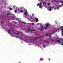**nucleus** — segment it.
<instances>
[{"label":"nucleus","mask_w":63,"mask_h":63,"mask_svg":"<svg viewBox=\"0 0 63 63\" xmlns=\"http://www.w3.org/2000/svg\"><path fill=\"white\" fill-rule=\"evenodd\" d=\"M63 26H62L61 27V29H63Z\"/></svg>","instance_id":"13"},{"label":"nucleus","mask_w":63,"mask_h":63,"mask_svg":"<svg viewBox=\"0 0 63 63\" xmlns=\"http://www.w3.org/2000/svg\"><path fill=\"white\" fill-rule=\"evenodd\" d=\"M50 5V3H48V5Z\"/></svg>","instance_id":"29"},{"label":"nucleus","mask_w":63,"mask_h":63,"mask_svg":"<svg viewBox=\"0 0 63 63\" xmlns=\"http://www.w3.org/2000/svg\"><path fill=\"white\" fill-rule=\"evenodd\" d=\"M61 3H63V1H61Z\"/></svg>","instance_id":"38"},{"label":"nucleus","mask_w":63,"mask_h":63,"mask_svg":"<svg viewBox=\"0 0 63 63\" xmlns=\"http://www.w3.org/2000/svg\"><path fill=\"white\" fill-rule=\"evenodd\" d=\"M25 22H23V23H24Z\"/></svg>","instance_id":"40"},{"label":"nucleus","mask_w":63,"mask_h":63,"mask_svg":"<svg viewBox=\"0 0 63 63\" xmlns=\"http://www.w3.org/2000/svg\"><path fill=\"white\" fill-rule=\"evenodd\" d=\"M51 40L52 41V42H53V41H54L52 39H51Z\"/></svg>","instance_id":"18"},{"label":"nucleus","mask_w":63,"mask_h":63,"mask_svg":"<svg viewBox=\"0 0 63 63\" xmlns=\"http://www.w3.org/2000/svg\"><path fill=\"white\" fill-rule=\"evenodd\" d=\"M43 47H45V46H43Z\"/></svg>","instance_id":"31"},{"label":"nucleus","mask_w":63,"mask_h":63,"mask_svg":"<svg viewBox=\"0 0 63 63\" xmlns=\"http://www.w3.org/2000/svg\"><path fill=\"white\" fill-rule=\"evenodd\" d=\"M18 35H19V33H18Z\"/></svg>","instance_id":"43"},{"label":"nucleus","mask_w":63,"mask_h":63,"mask_svg":"<svg viewBox=\"0 0 63 63\" xmlns=\"http://www.w3.org/2000/svg\"><path fill=\"white\" fill-rule=\"evenodd\" d=\"M52 2H53V1H52Z\"/></svg>","instance_id":"51"},{"label":"nucleus","mask_w":63,"mask_h":63,"mask_svg":"<svg viewBox=\"0 0 63 63\" xmlns=\"http://www.w3.org/2000/svg\"><path fill=\"white\" fill-rule=\"evenodd\" d=\"M29 24H30V23H29Z\"/></svg>","instance_id":"52"},{"label":"nucleus","mask_w":63,"mask_h":63,"mask_svg":"<svg viewBox=\"0 0 63 63\" xmlns=\"http://www.w3.org/2000/svg\"><path fill=\"white\" fill-rule=\"evenodd\" d=\"M18 11H19V9H18Z\"/></svg>","instance_id":"39"},{"label":"nucleus","mask_w":63,"mask_h":63,"mask_svg":"<svg viewBox=\"0 0 63 63\" xmlns=\"http://www.w3.org/2000/svg\"><path fill=\"white\" fill-rule=\"evenodd\" d=\"M19 63H21L19 62Z\"/></svg>","instance_id":"50"},{"label":"nucleus","mask_w":63,"mask_h":63,"mask_svg":"<svg viewBox=\"0 0 63 63\" xmlns=\"http://www.w3.org/2000/svg\"><path fill=\"white\" fill-rule=\"evenodd\" d=\"M25 23V24H26V23Z\"/></svg>","instance_id":"41"},{"label":"nucleus","mask_w":63,"mask_h":63,"mask_svg":"<svg viewBox=\"0 0 63 63\" xmlns=\"http://www.w3.org/2000/svg\"><path fill=\"white\" fill-rule=\"evenodd\" d=\"M20 12L21 13H23V11L22 10H21Z\"/></svg>","instance_id":"12"},{"label":"nucleus","mask_w":63,"mask_h":63,"mask_svg":"<svg viewBox=\"0 0 63 63\" xmlns=\"http://www.w3.org/2000/svg\"><path fill=\"white\" fill-rule=\"evenodd\" d=\"M28 13V12L27 11H25L24 12V14L25 15H27V14Z\"/></svg>","instance_id":"3"},{"label":"nucleus","mask_w":63,"mask_h":63,"mask_svg":"<svg viewBox=\"0 0 63 63\" xmlns=\"http://www.w3.org/2000/svg\"><path fill=\"white\" fill-rule=\"evenodd\" d=\"M35 19H36V22H38V21H39V20H38V19L37 18H36Z\"/></svg>","instance_id":"5"},{"label":"nucleus","mask_w":63,"mask_h":63,"mask_svg":"<svg viewBox=\"0 0 63 63\" xmlns=\"http://www.w3.org/2000/svg\"><path fill=\"white\" fill-rule=\"evenodd\" d=\"M40 30H41V31H42V30H43V29H40Z\"/></svg>","instance_id":"16"},{"label":"nucleus","mask_w":63,"mask_h":63,"mask_svg":"<svg viewBox=\"0 0 63 63\" xmlns=\"http://www.w3.org/2000/svg\"><path fill=\"white\" fill-rule=\"evenodd\" d=\"M44 4H46V3H45V2H44Z\"/></svg>","instance_id":"34"},{"label":"nucleus","mask_w":63,"mask_h":63,"mask_svg":"<svg viewBox=\"0 0 63 63\" xmlns=\"http://www.w3.org/2000/svg\"><path fill=\"white\" fill-rule=\"evenodd\" d=\"M48 11H51V10H52V9H51V8H49L48 9Z\"/></svg>","instance_id":"9"},{"label":"nucleus","mask_w":63,"mask_h":63,"mask_svg":"<svg viewBox=\"0 0 63 63\" xmlns=\"http://www.w3.org/2000/svg\"><path fill=\"white\" fill-rule=\"evenodd\" d=\"M23 35H22V37H23Z\"/></svg>","instance_id":"44"},{"label":"nucleus","mask_w":63,"mask_h":63,"mask_svg":"<svg viewBox=\"0 0 63 63\" xmlns=\"http://www.w3.org/2000/svg\"><path fill=\"white\" fill-rule=\"evenodd\" d=\"M48 34L49 33H47L46 34V36H48Z\"/></svg>","instance_id":"20"},{"label":"nucleus","mask_w":63,"mask_h":63,"mask_svg":"<svg viewBox=\"0 0 63 63\" xmlns=\"http://www.w3.org/2000/svg\"><path fill=\"white\" fill-rule=\"evenodd\" d=\"M41 28H43V26H41Z\"/></svg>","instance_id":"23"},{"label":"nucleus","mask_w":63,"mask_h":63,"mask_svg":"<svg viewBox=\"0 0 63 63\" xmlns=\"http://www.w3.org/2000/svg\"><path fill=\"white\" fill-rule=\"evenodd\" d=\"M48 25H49V24H47L46 25V28H45V29H47V27H48Z\"/></svg>","instance_id":"2"},{"label":"nucleus","mask_w":63,"mask_h":63,"mask_svg":"<svg viewBox=\"0 0 63 63\" xmlns=\"http://www.w3.org/2000/svg\"><path fill=\"white\" fill-rule=\"evenodd\" d=\"M47 43H49V41H47Z\"/></svg>","instance_id":"17"},{"label":"nucleus","mask_w":63,"mask_h":63,"mask_svg":"<svg viewBox=\"0 0 63 63\" xmlns=\"http://www.w3.org/2000/svg\"><path fill=\"white\" fill-rule=\"evenodd\" d=\"M4 22H2L1 23L2 24L3 23H4Z\"/></svg>","instance_id":"24"},{"label":"nucleus","mask_w":63,"mask_h":63,"mask_svg":"<svg viewBox=\"0 0 63 63\" xmlns=\"http://www.w3.org/2000/svg\"><path fill=\"white\" fill-rule=\"evenodd\" d=\"M37 6H39V3H38L37 4Z\"/></svg>","instance_id":"25"},{"label":"nucleus","mask_w":63,"mask_h":63,"mask_svg":"<svg viewBox=\"0 0 63 63\" xmlns=\"http://www.w3.org/2000/svg\"><path fill=\"white\" fill-rule=\"evenodd\" d=\"M62 45L63 46V43H62Z\"/></svg>","instance_id":"36"},{"label":"nucleus","mask_w":63,"mask_h":63,"mask_svg":"<svg viewBox=\"0 0 63 63\" xmlns=\"http://www.w3.org/2000/svg\"><path fill=\"white\" fill-rule=\"evenodd\" d=\"M12 18H15V17L14 16H13L12 17Z\"/></svg>","instance_id":"27"},{"label":"nucleus","mask_w":63,"mask_h":63,"mask_svg":"<svg viewBox=\"0 0 63 63\" xmlns=\"http://www.w3.org/2000/svg\"><path fill=\"white\" fill-rule=\"evenodd\" d=\"M40 47V48H42V47Z\"/></svg>","instance_id":"32"},{"label":"nucleus","mask_w":63,"mask_h":63,"mask_svg":"<svg viewBox=\"0 0 63 63\" xmlns=\"http://www.w3.org/2000/svg\"><path fill=\"white\" fill-rule=\"evenodd\" d=\"M9 9L10 10H12V8H10Z\"/></svg>","instance_id":"21"},{"label":"nucleus","mask_w":63,"mask_h":63,"mask_svg":"<svg viewBox=\"0 0 63 63\" xmlns=\"http://www.w3.org/2000/svg\"><path fill=\"white\" fill-rule=\"evenodd\" d=\"M40 61H42L43 60V58H42L40 59Z\"/></svg>","instance_id":"10"},{"label":"nucleus","mask_w":63,"mask_h":63,"mask_svg":"<svg viewBox=\"0 0 63 63\" xmlns=\"http://www.w3.org/2000/svg\"><path fill=\"white\" fill-rule=\"evenodd\" d=\"M28 28H29V29H30V27H28Z\"/></svg>","instance_id":"28"},{"label":"nucleus","mask_w":63,"mask_h":63,"mask_svg":"<svg viewBox=\"0 0 63 63\" xmlns=\"http://www.w3.org/2000/svg\"><path fill=\"white\" fill-rule=\"evenodd\" d=\"M17 23L16 22H15V24H16Z\"/></svg>","instance_id":"35"},{"label":"nucleus","mask_w":63,"mask_h":63,"mask_svg":"<svg viewBox=\"0 0 63 63\" xmlns=\"http://www.w3.org/2000/svg\"><path fill=\"white\" fill-rule=\"evenodd\" d=\"M32 25H34V23H32Z\"/></svg>","instance_id":"22"},{"label":"nucleus","mask_w":63,"mask_h":63,"mask_svg":"<svg viewBox=\"0 0 63 63\" xmlns=\"http://www.w3.org/2000/svg\"><path fill=\"white\" fill-rule=\"evenodd\" d=\"M15 12L16 13H17V11H16V10H15Z\"/></svg>","instance_id":"15"},{"label":"nucleus","mask_w":63,"mask_h":63,"mask_svg":"<svg viewBox=\"0 0 63 63\" xmlns=\"http://www.w3.org/2000/svg\"><path fill=\"white\" fill-rule=\"evenodd\" d=\"M49 61H50V59L49 58Z\"/></svg>","instance_id":"30"},{"label":"nucleus","mask_w":63,"mask_h":63,"mask_svg":"<svg viewBox=\"0 0 63 63\" xmlns=\"http://www.w3.org/2000/svg\"><path fill=\"white\" fill-rule=\"evenodd\" d=\"M8 34H10V33H11V32H10V30H8Z\"/></svg>","instance_id":"8"},{"label":"nucleus","mask_w":63,"mask_h":63,"mask_svg":"<svg viewBox=\"0 0 63 63\" xmlns=\"http://www.w3.org/2000/svg\"><path fill=\"white\" fill-rule=\"evenodd\" d=\"M34 15L33 14H32V16H34Z\"/></svg>","instance_id":"26"},{"label":"nucleus","mask_w":63,"mask_h":63,"mask_svg":"<svg viewBox=\"0 0 63 63\" xmlns=\"http://www.w3.org/2000/svg\"><path fill=\"white\" fill-rule=\"evenodd\" d=\"M42 4L41 3V2L40 3H39V8H41L42 7Z\"/></svg>","instance_id":"1"},{"label":"nucleus","mask_w":63,"mask_h":63,"mask_svg":"<svg viewBox=\"0 0 63 63\" xmlns=\"http://www.w3.org/2000/svg\"><path fill=\"white\" fill-rule=\"evenodd\" d=\"M54 2H57V3H59V2H60V1H56V0H55L54 1Z\"/></svg>","instance_id":"6"},{"label":"nucleus","mask_w":63,"mask_h":63,"mask_svg":"<svg viewBox=\"0 0 63 63\" xmlns=\"http://www.w3.org/2000/svg\"><path fill=\"white\" fill-rule=\"evenodd\" d=\"M51 37V36H49V38H50Z\"/></svg>","instance_id":"37"},{"label":"nucleus","mask_w":63,"mask_h":63,"mask_svg":"<svg viewBox=\"0 0 63 63\" xmlns=\"http://www.w3.org/2000/svg\"><path fill=\"white\" fill-rule=\"evenodd\" d=\"M62 31H63V30Z\"/></svg>","instance_id":"53"},{"label":"nucleus","mask_w":63,"mask_h":63,"mask_svg":"<svg viewBox=\"0 0 63 63\" xmlns=\"http://www.w3.org/2000/svg\"><path fill=\"white\" fill-rule=\"evenodd\" d=\"M45 42H46V41H45Z\"/></svg>","instance_id":"45"},{"label":"nucleus","mask_w":63,"mask_h":63,"mask_svg":"<svg viewBox=\"0 0 63 63\" xmlns=\"http://www.w3.org/2000/svg\"><path fill=\"white\" fill-rule=\"evenodd\" d=\"M8 26H10V25H9Z\"/></svg>","instance_id":"47"},{"label":"nucleus","mask_w":63,"mask_h":63,"mask_svg":"<svg viewBox=\"0 0 63 63\" xmlns=\"http://www.w3.org/2000/svg\"><path fill=\"white\" fill-rule=\"evenodd\" d=\"M57 9L58 10H59V7H58V6H57Z\"/></svg>","instance_id":"11"},{"label":"nucleus","mask_w":63,"mask_h":63,"mask_svg":"<svg viewBox=\"0 0 63 63\" xmlns=\"http://www.w3.org/2000/svg\"><path fill=\"white\" fill-rule=\"evenodd\" d=\"M16 35H17L18 34V33H16Z\"/></svg>","instance_id":"42"},{"label":"nucleus","mask_w":63,"mask_h":63,"mask_svg":"<svg viewBox=\"0 0 63 63\" xmlns=\"http://www.w3.org/2000/svg\"><path fill=\"white\" fill-rule=\"evenodd\" d=\"M7 15H8V16H10V14L9 13H7Z\"/></svg>","instance_id":"14"},{"label":"nucleus","mask_w":63,"mask_h":63,"mask_svg":"<svg viewBox=\"0 0 63 63\" xmlns=\"http://www.w3.org/2000/svg\"><path fill=\"white\" fill-rule=\"evenodd\" d=\"M34 31V30H30V31Z\"/></svg>","instance_id":"19"},{"label":"nucleus","mask_w":63,"mask_h":63,"mask_svg":"<svg viewBox=\"0 0 63 63\" xmlns=\"http://www.w3.org/2000/svg\"><path fill=\"white\" fill-rule=\"evenodd\" d=\"M14 34H15V33H14Z\"/></svg>","instance_id":"49"},{"label":"nucleus","mask_w":63,"mask_h":63,"mask_svg":"<svg viewBox=\"0 0 63 63\" xmlns=\"http://www.w3.org/2000/svg\"><path fill=\"white\" fill-rule=\"evenodd\" d=\"M57 42H58L59 44H60L61 43V41L59 40H57L56 41Z\"/></svg>","instance_id":"4"},{"label":"nucleus","mask_w":63,"mask_h":63,"mask_svg":"<svg viewBox=\"0 0 63 63\" xmlns=\"http://www.w3.org/2000/svg\"><path fill=\"white\" fill-rule=\"evenodd\" d=\"M57 6H58L59 8H61V6L60 5H58Z\"/></svg>","instance_id":"7"},{"label":"nucleus","mask_w":63,"mask_h":63,"mask_svg":"<svg viewBox=\"0 0 63 63\" xmlns=\"http://www.w3.org/2000/svg\"><path fill=\"white\" fill-rule=\"evenodd\" d=\"M50 8H51V7H50Z\"/></svg>","instance_id":"46"},{"label":"nucleus","mask_w":63,"mask_h":63,"mask_svg":"<svg viewBox=\"0 0 63 63\" xmlns=\"http://www.w3.org/2000/svg\"><path fill=\"white\" fill-rule=\"evenodd\" d=\"M62 43H63V42Z\"/></svg>","instance_id":"48"},{"label":"nucleus","mask_w":63,"mask_h":63,"mask_svg":"<svg viewBox=\"0 0 63 63\" xmlns=\"http://www.w3.org/2000/svg\"><path fill=\"white\" fill-rule=\"evenodd\" d=\"M27 30H28V31H29V29H27Z\"/></svg>","instance_id":"33"}]
</instances>
